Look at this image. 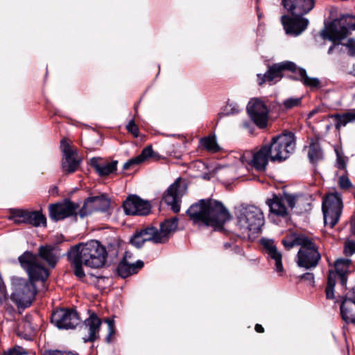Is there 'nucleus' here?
<instances>
[{"label":"nucleus","mask_w":355,"mask_h":355,"mask_svg":"<svg viewBox=\"0 0 355 355\" xmlns=\"http://www.w3.org/2000/svg\"><path fill=\"white\" fill-rule=\"evenodd\" d=\"M18 259L21 266L27 272L29 281L19 277L12 279L11 300L19 307H28L32 304L37 293L33 282L39 280L44 282L49 274L40 264L39 257L30 252H25Z\"/></svg>","instance_id":"nucleus-1"},{"label":"nucleus","mask_w":355,"mask_h":355,"mask_svg":"<svg viewBox=\"0 0 355 355\" xmlns=\"http://www.w3.org/2000/svg\"><path fill=\"white\" fill-rule=\"evenodd\" d=\"M187 214L198 226L212 227L215 230L223 227L230 220L231 215L223 204L214 199H202L193 203Z\"/></svg>","instance_id":"nucleus-2"},{"label":"nucleus","mask_w":355,"mask_h":355,"mask_svg":"<svg viewBox=\"0 0 355 355\" xmlns=\"http://www.w3.org/2000/svg\"><path fill=\"white\" fill-rule=\"evenodd\" d=\"M107 252L105 248L97 241L79 243L71 248L68 259L73 268L75 275L82 279L85 276L83 265L92 268L104 266Z\"/></svg>","instance_id":"nucleus-3"},{"label":"nucleus","mask_w":355,"mask_h":355,"mask_svg":"<svg viewBox=\"0 0 355 355\" xmlns=\"http://www.w3.org/2000/svg\"><path fill=\"white\" fill-rule=\"evenodd\" d=\"M352 30H355V17L352 15L343 16L325 26L321 31L320 36L323 40H329L333 42L328 50L329 54L333 53L334 51L338 53L343 51V46H345V44H341L340 41L346 37Z\"/></svg>","instance_id":"nucleus-4"},{"label":"nucleus","mask_w":355,"mask_h":355,"mask_svg":"<svg viewBox=\"0 0 355 355\" xmlns=\"http://www.w3.org/2000/svg\"><path fill=\"white\" fill-rule=\"evenodd\" d=\"M236 227L243 234L257 233L263 224V215L253 205H241L236 208Z\"/></svg>","instance_id":"nucleus-5"},{"label":"nucleus","mask_w":355,"mask_h":355,"mask_svg":"<svg viewBox=\"0 0 355 355\" xmlns=\"http://www.w3.org/2000/svg\"><path fill=\"white\" fill-rule=\"evenodd\" d=\"M296 243L300 246L297 253V265L306 269L316 267L321 256L313 240L300 235L296 238Z\"/></svg>","instance_id":"nucleus-6"},{"label":"nucleus","mask_w":355,"mask_h":355,"mask_svg":"<svg viewBox=\"0 0 355 355\" xmlns=\"http://www.w3.org/2000/svg\"><path fill=\"white\" fill-rule=\"evenodd\" d=\"M268 146L270 148L271 161L285 160L295 150V135L293 132H284L273 137Z\"/></svg>","instance_id":"nucleus-7"},{"label":"nucleus","mask_w":355,"mask_h":355,"mask_svg":"<svg viewBox=\"0 0 355 355\" xmlns=\"http://www.w3.org/2000/svg\"><path fill=\"white\" fill-rule=\"evenodd\" d=\"M304 201V198L302 196L284 193L273 195L272 198L267 200L266 203L271 213L277 216L286 217L295 206L300 207Z\"/></svg>","instance_id":"nucleus-8"},{"label":"nucleus","mask_w":355,"mask_h":355,"mask_svg":"<svg viewBox=\"0 0 355 355\" xmlns=\"http://www.w3.org/2000/svg\"><path fill=\"white\" fill-rule=\"evenodd\" d=\"M343 205L341 195L337 191L328 193L322 201V212L326 226L331 228L338 222Z\"/></svg>","instance_id":"nucleus-9"},{"label":"nucleus","mask_w":355,"mask_h":355,"mask_svg":"<svg viewBox=\"0 0 355 355\" xmlns=\"http://www.w3.org/2000/svg\"><path fill=\"white\" fill-rule=\"evenodd\" d=\"M336 271L329 272L327 284L325 289L326 297L333 299L334 297V286L338 277L340 278L342 285L347 282V274L350 272L352 261L349 259H339L335 262Z\"/></svg>","instance_id":"nucleus-10"},{"label":"nucleus","mask_w":355,"mask_h":355,"mask_svg":"<svg viewBox=\"0 0 355 355\" xmlns=\"http://www.w3.org/2000/svg\"><path fill=\"white\" fill-rule=\"evenodd\" d=\"M187 182L178 178L164 192L162 200L171 207L174 213L180 211L182 198L187 193Z\"/></svg>","instance_id":"nucleus-11"},{"label":"nucleus","mask_w":355,"mask_h":355,"mask_svg":"<svg viewBox=\"0 0 355 355\" xmlns=\"http://www.w3.org/2000/svg\"><path fill=\"white\" fill-rule=\"evenodd\" d=\"M239 159L243 164H250L257 171H263L270 159V148L268 145H263L254 153L245 152Z\"/></svg>","instance_id":"nucleus-12"},{"label":"nucleus","mask_w":355,"mask_h":355,"mask_svg":"<svg viewBox=\"0 0 355 355\" xmlns=\"http://www.w3.org/2000/svg\"><path fill=\"white\" fill-rule=\"evenodd\" d=\"M61 149L63 153L62 168L65 173H73L77 171L81 159L78 155L77 150L72 147L68 139L63 138L61 140Z\"/></svg>","instance_id":"nucleus-13"},{"label":"nucleus","mask_w":355,"mask_h":355,"mask_svg":"<svg viewBox=\"0 0 355 355\" xmlns=\"http://www.w3.org/2000/svg\"><path fill=\"white\" fill-rule=\"evenodd\" d=\"M297 69L296 64L291 61L274 64L268 68V71L265 74H257V83L259 85H262L266 82H269L270 83H275L282 78L284 70L294 72L297 71Z\"/></svg>","instance_id":"nucleus-14"},{"label":"nucleus","mask_w":355,"mask_h":355,"mask_svg":"<svg viewBox=\"0 0 355 355\" xmlns=\"http://www.w3.org/2000/svg\"><path fill=\"white\" fill-rule=\"evenodd\" d=\"M247 112L254 124L260 128L267 126L268 121V109L259 99H252L247 105Z\"/></svg>","instance_id":"nucleus-15"},{"label":"nucleus","mask_w":355,"mask_h":355,"mask_svg":"<svg viewBox=\"0 0 355 355\" xmlns=\"http://www.w3.org/2000/svg\"><path fill=\"white\" fill-rule=\"evenodd\" d=\"M80 320L78 313L73 310H57L51 315L52 323L59 329H73Z\"/></svg>","instance_id":"nucleus-16"},{"label":"nucleus","mask_w":355,"mask_h":355,"mask_svg":"<svg viewBox=\"0 0 355 355\" xmlns=\"http://www.w3.org/2000/svg\"><path fill=\"white\" fill-rule=\"evenodd\" d=\"M110 206V200L105 195L88 198L79 211V215L83 218L94 211H106Z\"/></svg>","instance_id":"nucleus-17"},{"label":"nucleus","mask_w":355,"mask_h":355,"mask_svg":"<svg viewBox=\"0 0 355 355\" xmlns=\"http://www.w3.org/2000/svg\"><path fill=\"white\" fill-rule=\"evenodd\" d=\"M123 209L126 214L145 216L150 213L151 206L148 201L137 196H130L123 202Z\"/></svg>","instance_id":"nucleus-18"},{"label":"nucleus","mask_w":355,"mask_h":355,"mask_svg":"<svg viewBox=\"0 0 355 355\" xmlns=\"http://www.w3.org/2000/svg\"><path fill=\"white\" fill-rule=\"evenodd\" d=\"M78 205L69 200L49 206L50 218L55 221L62 220L76 214Z\"/></svg>","instance_id":"nucleus-19"},{"label":"nucleus","mask_w":355,"mask_h":355,"mask_svg":"<svg viewBox=\"0 0 355 355\" xmlns=\"http://www.w3.org/2000/svg\"><path fill=\"white\" fill-rule=\"evenodd\" d=\"M282 4L293 16L302 17L315 6L314 0H282Z\"/></svg>","instance_id":"nucleus-20"},{"label":"nucleus","mask_w":355,"mask_h":355,"mask_svg":"<svg viewBox=\"0 0 355 355\" xmlns=\"http://www.w3.org/2000/svg\"><path fill=\"white\" fill-rule=\"evenodd\" d=\"M281 21L286 33L293 35L301 34L307 28L309 23L306 18L298 16L284 15L282 17Z\"/></svg>","instance_id":"nucleus-21"},{"label":"nucleus","mask_w":355,"mask_h":355,"mask_svg":"<svg viewBox=\"0 0 355 355\" xmlns=\"http://www.w3.org/2000/svg\"><path fill=\"white\" fill-rule=\"evenodd\" d=\"M261 243L263 245V249L266 253L268 254V257L274 261L275 270L279 274H282L284 271L282 261V255L281 252L277 250L275 241L271 239H262Z\"/></svg>","instance_id":"nucleus-22"},{"label":"nucleus","mask_w":355,"mask_h":355,"mask_svg":"<svg viewBox=\"0 0 355 355\" xmlns=\"http://www.w3.org/2000/svg\"><path fill=\"white\" fill-rule=\"evenodd\" d=\"M101 325V319L95 314L91 315L84 322L83 330L87 334L83 339L85 343L94 342L98 338Z\"/></svg>","instance_id":"nucleus-23"},{"label":"nucleus","mask_w":355,"mask_h":355,"mask_svg":"<svg viewBox=\"0 0 355 355\" xmlns=\"http://www.w3.org/2000/svg\"><path fill=\"white\" fill-rule=\"evenodd\" d=\"M128 253L125 252L123 259L117 266V273L122 278L128 277L133 274L138 272L144 266V262L138 260L135 263H130L127 261Z\"/></svg>","instance_id":"nucleus-24"},{"label":"nucleus","mask_w":355,"mask_h":355,"mask_svg":"<svg viewBox=\"0 0 355 355\" xmlns=\"http://www.w3.org/2000/svg\"><path fill=\"white\" fill-rule=\"evenodd\" d=\"M117 161L108 162L100 158L94 157L90 164L100 176H107L116 171Z\"/></svg>","instance_id":"nucleus-25"},{"label":"nucleus","mask_w":355,"mask_h":355,"mask_svg":"<svg viewBox=\"0 0 355 355\" xmlns=\"http://www.w3.org/2000/svg\"><path fill=\"white\" fill-rule=\"evenodd\" d=\"M150 157L154 158L155 160H158L160 159V156L157 153L153 151L152 146H148L142 150L139 155L133 157L126 162L123 164V168L124 170H128L132 166L139 164Z\"/></svg>","instance_id":"nucleus-26"},{"label":"nucleus","mask_w":355,"mask_h":355,"mask_svg":"<svg viewBox=\"0 0 355 355\" xmlns=\"http://www.w3.org/2000/svg\"><path fill=\"white\" fill-rule=\"evenodd\" d=\"M178 219L177 217L166 219L160 225V230H158L159 239L162 243L166 242L171 235L178 229Z\"/></svg>","instance_id":"nucleus-27"},{"label":"nucleus","mask_w":355,"mask_h":355,"mask_svg":"<svg viewBox=\"0 0 355 355\" xmlns=\"http://www.w3.org/2000/svg\"><path fill=\"white\" fill-rule=\"evenodd\" d=\"M340 313L343 320L355 324V302L345 297L340 305Z\"/></svg>","instance_id":"nucleus-28"},{"label":"nucleus","mask_w":355,"mask_h":355,"mask_svg":"<svg viewBox=\"0 0 355 355\" xmlns=\"http://www.w3.org/2000/svg\"><path fill=\"white\" fill-rule=\"evenodd\" d=\"M39 254L51 267L55 266L59 258V253L56 248L51 245L41 246L39 249Z\"/></svg>","instance_id":"nucleus-29"},{"label":"nucleus","mask_w":355,"mask_h":355,"mask_svg":"<svg viewBox=\"0 0 355 355\" xmlns=\"http://www.w3.org/2000/svg\"><path fill=\"white\" fill-rule=\"evenodd\" d=\"M335 120L336 128L339 130L345 126L348 123L355 121V109L351 110L343 114H336L330 116Z\"/></svg>","instance_id":"nucleus-30"},{"label":"nucleus","mask_w":355,"mask_h":355,"mask_svg":"<svg viewBox=\"0 0 355 355\" xmlns=\"http://www.w3.org/2000/svg\"><path fill=\"white\" fill-rule=\"evenodd\" d=\"M299 78L303 85L306 87H309L312 89H319L321 87L320 80L317 78L309 77L306 72L304 69L300 68L298 69Z\"/></svg>","instance_id":"nucleus-31"},{"label":"nucleus","mask_w":355,"mask_h":355,"mask_svg":"<svg viewBox=\"0 0 355 355\" xmlns=\"http://www.w3.org/2000/svg\"><path fill=\"white\" fill-rule=\"evenodd\" d=\"M26 224L31 225L35 227L46 226V218L40 211H28L26 217Z\"/></svg>","instance_id":"nucleus-32"},{"label":"nucleus","mask_w":355,"mask_h":355,"mask_svg":"<svg viewBox=\"0 0 355 355\" xmlns=\"http://www.w3.org/2000/svg\"><path fill=\"white\" fill-rule=\"evenodd\" d=\"M137 232L139 233V236H141L145 241H151L156 243H162L158 230L155 227H146Z\"/></svg>","instance_id":"nucleus-33"},{"label":"nucleus","mask_w":355,"mask_h":355,"mask_svg":"<svg viewBox=\"0 0 355 355\" xmlns=\"http://www.w3.org/2000/svg\"><path fill=\"white\" fill-rule=\"evenodd\" d=\"M28 210L20 209H10L8 220L13 221L16 225L26 224V217Z\"/></svg>","instance_id":"nucleus-34"},{"label":"nucleus","mask_w":355,"mask_h":355,"mask_svg":"<svg viewBox=\"0 0 355 355\" xmlns=\"http://www.w3.org/2000/svg\"><path fill=\"white\" fill-rule=\"evenodd\" d=\"M200 144L202 148L211 153H217L220 150L214 136L202 138L200 141Z\"/></svg>","instance_id":"nucleus-35"},{"label":"nucleus","mask_w":355,"mask_h":355,"mask_svg":"<svg viewBox=\"0 0 355 355\" xmlns=\"http://www.w3.org/2000/svg\"><path fill=\"white\" fill-rule=\"evenodd\" d=\"M105 322L107 324L108 334L105 338V340L107 343H110L113 340V337L115 334V327L114 321L112 318H106Z\"/></svg>","instance_id":"nucleus-36"},{"label":"nucleus","mask_w":355,"mask_h":355,"mask_svg":"<svg viewBox=\"0 0 355 355\" xmlns=\"http://www.w3.org/2000/svg\"><path fill=\"white\" fill-rule=\"evenodd\" d=\"M308 155L312 162H317L322 157V152L320 149L315 146H310Z\"/></svg>","instance_id":"nucleus-37"},{"label":"nucleus","mask_w":355,"mask_h":355,"mask_svg":"<svg viewBox=\"0 0 355 355\" xmlns=\"http://www.w3.org/2000/svg\"><path fill=\"white\" fill-rule=\"evenodd\" d=\"M339 187L343 190H348L352 187V184L345 175H340L338 180Z\"/></svg>","instance_id":"nucleus-38"},{"label":"nucleus","mask_w":355,"mask_h":355,"mask_svg":"<svg viewBox=\"0 0 355 355\" xmlns=\"http://www.w3.org/2000/svg\"><path fill=\"white\" fill-rule=\"evenodd\" d=\"M301 98H290L283 102V105L287 110L299 106L301 104Z\"/></svg>","instance_id":"nucleus-39"},{"label":"nucleus","mask_w":355,"mask_h":355,"mask_svg":"<svg viewBox=\"0 0 355 355\" xmlns=\"http://www.w3.org/2000/svg\"><path fill=\"white\" fill-rule=\"evenodd\" d=\"M344 253L346 256H351L355 253V241L347 240L345 242Z\"/></svg>","instance_id":"nucleus-40"},{"label":"nucleus","mask_w":355,"mask_h":355,"mask_svg":"<svg viewBox=\"0 0 355 355\" xmlns=\"http://www.w3.org/2000/svg\"><path fill=\"white\" fill-rule=\"evenodd\" d=\"M126 129L130 133H131L134 136V137H137L139 136V128L135 124L134 120H131L128 122V123L126 125Z\"/></svg>","instance_id":"nucleus-41"},{"label":"nucleus","mask_w":355,"mask_h":355,"mask_svg":"<svg viewBox=\"0 0 355 355\" xmlns=\"http://www.w3.org/2000/svg\"><path fill=\"white\" fill-rule=\"evenodd\" d=\"M26 350L20 347H15L12 349L4 352L2 355H23L26 354Z\"/></svg>","instance_id":"nucleus-42"},{"label":"nucleus","mask_w":355,"mask_h":355,"mask_svg":"<svg viewBox=\"0 0 355 355\" xmlns=\"http://www.w3.org/2000/svg\"><path fill=\"white\" fill-rule=\"evenodd\" d=\"M131 243L137 248H141L144 243L146 242L141 236H139L138 232H136L135 234L131 239Z\"/></svg>","instance_id":"nucleus-43"},{"label":"nucleus","mask_w":355,"mask_h":355,"mask_svg":"<svg viewBox=\"0 0 355 355\" xmlns=\"http://www.w3.org/2000/svg\"><path fill=\"white\" fill-rule=\"evenodd\" d=\"M345 46L348 49L351 55H355V40L354 39H349Z\"/></svg>","instance_id":"nucleus-44"},{"label":"nucleus","mask_w":355,"mask_h":355,"mask_svg":"<svg viewBox=\"0 0 355 355\" xmlns=\"http://www.w3.org/2000/svg\"><path fill=\"white\" fill-rule=\"evenodd\" d=\"M43 355H77L71 352H60V351H46Z\"/></svg>","instance_id":"nucleus-45"},{"label":"nucleus","mask_w":355,"mask_h":355,"mask_svg":"<svg viewBox=\"0 0 355 355\" xmlns=\"http://www.w3.org/2000/svg\"><path fill=\"white\" fill-rule=\"evenodd\" d=\"M282 244L287 249L292 248L295 245H297L296 243V239L294 241H286L282 240Z\"/></svg>","instance_id":"nucleus-46"},{"label":"nucleus","mask_w":355,"mask_h":355,"mask_svg":"<svg viewBox=\"0 0 355 355\" xmlns=\"http://www.w3.org/2000/svg\"><path fill=\"white\" fill-rule=\"evenodd\" d=\"M301 279L307 280L310 283H313L314 282V275L311 272H306L301 277Z\"/></svg>","instance_id":"nucleus-47"},{"label":"nucleus","mask_w":355,"mask_h":355,"mask_svg":"<svg viewBox=\"0 0 355 355\" xmlns=\"http://www.w3.org/2000/svg\"><path fill=\"white\" fill-rule=\"evenodd\" d=\"M231 107H232V105H227L226 106L225 111H226L227 114H234V113H237L239 112V109L238 107H232L230 110V108Z\"/></svg>","instance_id":"nucleus-48"},{"label":"nucleus","mask_w":355,"mask_h":355,"mask_svg":"<svg viewBox=\"0 0 355 355\" xmlns=\"http://www.w3.org/2000/svg\"><path fill=\"white\" fill-rule=\"evenodd\" d=\"M337 166L340 169H343L345 168V163L344 160L340 157L338 158Z\"/></svg>","instance_id":"nucleus-49"},{"label":"nucleus","mask_w":355,"mask_h":355,"mask_svg":"<svg viewBox=\"0 0 355 355\" xmlns=\"http://www.w3.org/2000/svg\"><path fill=\"white\" fill-rule=\"evenodd\" d=\"M346 297L354 301L355 302V286L352 288V290L347 294Z\"/></svg>","instance_id":"nucleus-50"},{"label":"nucleus","mask_w":355,"mask_h":355,"mask_svg":"<svg viewBox=\"0 0 355 355\" xmlns=\"http://www.w3.org/2000/svg\"><path fill=\"white\" fill-rule=\"evenodd\" d=\"M350 232H351L352 234L355 236V215L351 222Z\"/></svg>","instance_id":"nucleus-51"},{"label":"nucleus","mask_w":355,"mask_h":355,"mask_svg":"<svg viewBox=\"0 0 355 355\" xmlns=\"http://www.w3.org/2000/svg\"><path fill=\"white\" fill-rule=\"evenodd\" d=\"M255 330L258 333H263L264 331V329L262 325L259 324H257L254 327Z\"/></svg>","instance_id":"nucleus-52"},{"label":"nucleus","mask_w":355,"mask_h":355,"mask_svg":"<svg viewBox=\"0 0 355 355\" xmlns=\"http://www.w3.org/2000/svg\"><path fill=\"white\" fill-rule=\"evenodd\" d=\"M241 126L244 128H246V129H250V123L248 122V121H243L241 124Z\"/></svg>","instance_id":"nucleus-53"},{"label":"nucleus","mask_w":355,"mask_h":355,"mask_svg":"<svg viewBox=\"0 0 355 355\" xmlns=\"http://www.w3.org/2000/svg\"><path fill=\"white\" fill-rule=\"evenodd\" d=\"M318 112V110H313L311 112H309V117H311L312 116H313L315 113H317Z\"/></svg>","instance_id":"nucleus-54"}]
</instances>
